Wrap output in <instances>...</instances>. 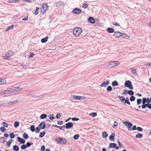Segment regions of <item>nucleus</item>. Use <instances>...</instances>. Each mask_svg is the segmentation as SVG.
<instances>
[{
	"label": "nucleus",
	"instance_id": "nucleus-1",
	"mask_svg": "<svg viewBox=\"0 0 151 151\" xmlns=\"http://www.w3.org/2000/svg\"><path fill=\"white\" fill-rule=\"evenodd\" d=\"M82 31L81 28L76 27L74 28L73 31V35L76 37H78Z\"/></svg>",
	"mask_w": 151,
	"mask_h": 151
},
{
	"label": "nucleus",
	"instance_id": "nucleus-2",
	"mask_svg": "<svg viewBox=\"0 0 151 151\" xmlns=\"http://www.w3.org/2000/svg\"><path fill=\"white\" fill-rule=\"evenodd\" d=\"M14 54V51L9 50L6 52L2 57L4 59L10 60L11 57Z\"/></svg>",
	"mask_w": 151,
	"mask_h": 151
},
{
	"label": "nucleus",
	"instance_id": "nucleus-3",
	"mask_svg": "<svg viewBox=\"0 0 151 151\" xmlns=\"http://www.w3.org/2000/svg\"><path fill=\"white\" fill-rule=\"evenodd\" d=\"M48 6L47 3H44L42 5L40 9L41 12L43 14H44L48 9Z\"/></svg>",
	"mask_w": 151,
	"mask_h": 151
},
{
	"label": "nucleus",
	"instance_id": "nucleus-4",
	"mask_svg": "<svg viewBox=\"0 0 151 151\" xmlns=\"http://www.w3.org/2000/svg\"><path fill=\"white\" fill-rule=\"evenodd\" d=\"M19 90L18 88H15L14 89L10 88L7 89L5 91H4L2 93L3 94H7L10 93H13L14 92L17 91Z\"/></svg>",
	"mask_w": 151,
	"mask_h": 151
},
{
	"label": "nucleus",
	"instance_id": "nucleus-5",
	"mask_svg": "<svg viewBox=\"0 0 151 151\" xmlns=\"http://www.w3.org/2000/svg\"><path fill=\"white\" fill-rule=\"evenodd\" d=\"M120 63L118 61H111L109 62L108 65V67L112 68L118 65Z\"/></svg>",
	"mask_w": 151,
	"mask_h": 151
},
{
	"label": "nucleus",
	"instance_id": "nucleus-6",
	"mask_svg": "<svg viewBox=\"0 0 151 151\" xmlns=\"http://www.w3.org/2000/svg\"><path fill=\"white\" fill-rule=\"evenodd\" d=\"M57 143L60 144H64L67 143V140L65 139L61 138H58L56 139Z\"/></svg>",
	"mask_w": 151,
	"mask_h": 151
},
{
	"label": "nucleus",
	"instance_id": "nucleus-7",
	"mask_svg": "<svg viewBox=\"0 0 151 151\" xmlns=\"http://www.w3.org/2000/svg\"><path fill=\"white\" fill-rule=\"evenodd\" d=\"M124 85L125 86L128 87L130 89H133V88L132 86L131 85V82L130 81H126Z\"/></svg>",
	"mask_w": 151,
	"mask_h": 151
},
{
	"label": "nucleus",
	"instance_id": "nucleus-8",
	"mask_svg": "<svg viewBox=\"0 0 151 151\" xmlns=\"http://www.w3.org/2000/svg\"><path fill=\"white\" fill-rule=\"evenodd\" d=\"M109 147L110 148H114L116 149H119V147L116 144L114 143H110L109 144Z\"/></svg>",
	"mask_w": 151,
	"mask_h": 151
},
{
	"label": "nucleus",
	"instance_id": "nucleus-9",
	"mask_svg": "<svg viewBox=\"0 0 151 151\" xmlns=\"http://www.w3.org/2000/svg\"><path fill=\"white\" fill-rule=\"evenodd\" d=\"M124 123L125 125L127 126L129 131V129H132V123L127 122H124Z\"/></svg>",
	"mask_w": 151,
	"mask_h": 151
},
{
	"label": "nucleus",
	"instance_id": "nucleus-10",
	"mask_svg": "<svg viewBox=\"0 0 151 151\" xmlns=\"http://www.w3.org/2000/svg\"><path fill=\"white\" fill-rule=\"evenodd\" d=\"M81 10L80 9L76 8L73 11V13L74 14H79L81 12Z\"/></svg>",
	"mask_w": 151,
	"mask_h": 151
},
{
	"label": "nucleus",
	"instance_id": "nucleus-11",
	"mask_svg": "<svg viewBox=\"0 0 151 151\" xmlns=\"http://www.w3.org/2000/svg\"><path fill=\"white\" fill-rule=\"evenodd\" d=\"M73 98L75 100H81V99H83L85 98L84 96H73Z\"/></svg>",
	"mask_w": 151,
	"mask_h": 151
},
{
	"label": "nucleus",
	"instance_id": "nucleus-12",
	"mask_svg": "<svg viewBox=\"0 0 151 151\" xmlns=\"http://www.w3.org/2000/svg\"><path fill=\"white\" fill-rule=\"evenodd\" d=\"M122 35V33L119 32H114V36L116 37L119 38Z\"/></svg>",
	"mask_w": 151,
	"mask_h": 151
},
{
	"label": "nucleus",
	"instance_id": "nucleus-13",
	"mask_svg": "<svg viewBox=\"0 0 151 151\" xmlns=\"http://www.w3.org/2000/svg\"><path fill=\"white\" fill-rule=\"evenodd\" d=\"M66 128L67 129L70 128H72L73 126V124L72 123L69 122L66 123L65 124Z\"/></svg>",
	"mask_w": 151,
	"mask_h": 151
},
{
	"label": "nucleus",
	"instance_id": "nucleus-14",
	"mask_svg": "<svg viewBox=\"0 0 151 151\" xmlns=\"http://www.w3.org/2000/svg\"><path fill=\"white\" fill-rule=\"evenodd\" d=\"M146 107H147L148 108L151 109V104H147L145 105H142V107L143 109L145 108Z\"/></svg>",
	"mask_w": 151,
	"mask_h": 151
},
{
	"label": "nucleus",
	"instance_id": "nucleus-15",
	"mask_svg": "<svg viewBox=\"0 0 151 151\" xmlns=\"http://www.w3.org/2000/svg\"><path fill=\"white\" fill-rule=\"evenodd\" d=\"M109 81L108 80L106 83H105V81L103 82L100 85V86L101 87H106V85H107L109 84Z\"/></svg>",
	"mask_w": 151,
	"mask_h": 151
},
{
	"label": "nucleus",
	"instance_id": "nucleus-16",
	"mask_svg": "<svg viewBox=\"0 0 151 151\" xmlns=\"http://www.w3.org/2000/svg\"><path fill=\"white\" fill-rule=\"evenodd\" d=\"M115 137V134L114 133H112L109 137V139L110 140L113 141H114V137Z\"/></svg>",
	"mask_w": 151,
	"mask_h": 151
},
{
	"label": "nucleus",
	"instance_id": "nucleus-17",
	"mask_svg": "<svg viewBox=\"0 0 151 151\" xmlns=\"http://www.w3.org/2000/svg\"><path fill=\"white\" fill-rule=\"evenodd\" d=\"M40 129H43L45 128V124L44 122H42L39 125Z\"/></svg>",
	"mask_w": 151,
	"mask_h": 151
},
{
	"label": "nucleus",
	"instance_id": "nucleus-18",
	"mask_svg": "<svg viewBox=\"0 0 151 151\" xmlns=\"http://www.w3.org/2000/svg\"><path fill=\"white\" fill-rule=\"evenodd\" d=\"M17 138L18 141L20 142V143L22 144H24L25 143V141L23 139L20 138L19 137H18Z\"/></svg>",
	"mask_w": 151,
	"mask_h": 151
},
{
	"label": "nucleus",
	"instance_id": "nucleus-19",
	"mask_svg": "<svg viewBox=\"0 0 151 151\" xmlns=\"http://www.w3.org/2000/svg\"><path fill=\"white\" fill-rule=\"evenodd\" d=\"M107 31L110 33H112L114 32V29L109 27L107 29Z\"/></svg>",
	"mask_w": 151,
	"mask_h": 151
},
{
	"label": "nucleus",
	"instance_id": "nucleus-20",
	"mask_svg": "<svg viewBox=\"0 0 151 151\" xmlns=\"http://www.w3.org/2000/svg\"><path fill=\"white\" fill-rule=\"evenodd\" d=\"M6 83V81L5 79H0V84H5Z\"/></svg>",
	"mask_w": 151,
	"mask_h": 151
},
{
	"label": "nucleus",
	"instance_id": "nucleus-21",
	"mask_svg": "<svg viewBox=\"0 0 151 151\" xmlns=\"http://www.w3.org/2000/svg\"><path fill=\"white\" fill-rule=\"evenodd\" d=\"M122 35L123 36V38H125L127 39H129L130 37L126 34L122 33Z\"/></svg>",
	"mask_w": 151,
	"mask_h": 151
},
{
	"label": "nucleus",
	"instance_id": "nucleus-22",
	"mask_svg": "<svg viewBox=\"0 0 151 151\" xmlns=\"http://www.w3.org/2000/svg\"><path fill=\"white\" fill-rule=\"evenodd\" d=\"M48 38V37L47 36L45 37L42 39L41 40V42L42 43H45L46 42Z\"/></svg>",
	"mask_w": 151,
	"mask_h": 151
},
{
	"label": "nucleus",
	"instance_id": "nucleus-23",
	"mask_svg": "<svg viewBox=\"0 0 151 151\" xmlns=\"http://www.w3.org/2000/svg\"><path fill=\"white\" fill-rule=\"evenodd\" d=\"M89 22L91 23H94L95 22V20L92 17H90L89 19Z\"/></svg>",
	"mask_w": 151,
	"mask_h": 151
},
{
	"label": "nucleus",
	"instance_id": "nucleus-24",
	"mask_svg": "<svg viewBox=\"0 0 151 151\" xmlns=\"http://www.w3.org/2000/svg\"><path fill=\"white\" fill-rule=\"evenodd\" d=\"M108 135V134L106 132H102V137L103 138H106L107 137Z\"/></svg>",
	"mask_w": 151,
	"mask_h": 151
},
{
	"label": "nucleus",
	"instance_id": "nucleus-25",
	"mask_svg": "<svg viewBox=\"0 0 151 151\" xmlns=\"http://www.w3.org/2000/svg\"><path fill=\"white\" fill-rule=\"evenodd\" d=\"M118 97L120 99V100L122 102L125 101V99L122 96H119Z\"/></svg>",
	"mask_w": 151,
	"mask_h": 151
},
{
	"label": "nucleus",
	"instance_id": "nucleus-26",
	"mask_svg": "<svg viewBox=\"0 0 151 151\" xmlns=\"http://www.w3.org/2000/svg\"><path fill=\"white\" fill-rule=\"evenodd\" d=\"M19 2V0H9L8 2L9 3H16Z\"/></svg>",
	"mask_w": 151,
	"mask_h": 151
},
{
	"label": "nucleus",
	"instance_id": "nucleus-27",
	"mask_svg": "<svg viewBox=\"0 0 151 151\" xmlns=\"http://www.w3.org/2000/svg\"><path fill=\"white\" fill-rule=\"evenodd\" d=\"M147 102V101L146 99L145 98H143L142 99V105H146V103Z\"/></svg>",
	"mask_w": 151,
	"mask_h": 151
},
{
	"label": "nucleus",
	"instance_id": "nucleus-28",
	"mask_svg": "<svg viewBox=\"0 0 151 151\" xmlns=\"http://www.w3.org/2000/svg\"><path fill=\"white\" fill-rule=\"evenodd\" d=\"M19 122H16L14 123V126L15 127H17L19 125Z\"/></svg>",
	"mask_w": 151,
	"mask_h": 151
},
{
	"label": "nucleus",
	"instance_id": "nucleus-29",
	"mask_svg": "<svg viewBox=\"0 0 151 151\" xmlns=\"http://www.w3.org/2000/svg\"><path fill=\"white\" fill-rule=\"evenodd\" d=\"M112 85L113 86H118V83L116 81H114L112 83Z\"/></svg>",
	"mask_w": 151,
	"mask_h": 151
},
{
	"label": "nucleus",
	"instance_id": "nucleus-30",
	"mask_svg": "<svg viewBox=\"0 0 151 151\" xmlns=\"http://www.w3.org/2000/svg\"><path fill=\"white\" fill-rule=\"evenodd\" d=\"M14 25H12L8 27L6 30V31L7 32L9 31V29H11L13 28Z\"/></svg>",
	"mask_w": 151,
	"mask_h": 151
},
{
	"label": "nucleus",
	"instance_id": "nucleus-31",
	"mask_svg": "<svg viewBox=\"0 0 151 151\" xmlns=\"http://www.w3.org/2000/svg\"><path fill=\"white\" fill-rule=\"evenodd\" d=\"M142 137V135L141 134H138L136 135V137L137 138H141Z\"/></svg>",
	"mask_w": 151,
	"mask_h": 151
},
{
	"label": "nucleus",
	"instance_id": "nucleus-32",
	"mask_svg": "<svg viewBox=\"0 0 151 151\" xmlns=\"http://www.w3.org/2000/svg\"><path fill=\"white\" fill-rule=\"evenodd\" d=\"M131 70L132 73L133 74H135L136 73H137L136 70L134 68H132L131 69Z\"/></svg>",
	"mask_w": 151,
	"mask_h": 151
},
{
	"label": "nucleus",
	"instance_id": "nucleus-33",
	"mask_svg": "<svg viewBox=\"0 0 151 151\" xmlns=\"http://www.w3.org/2000/svg\"><path fill=\"white\" fill-rule=\"evenodd\" d=\"M125 103L128 104L129 105H130V103L129 101V99L128 97H126L125 99Z\"/></svg>",
	"mask_w": 151,
	"mask_h": 151
},
{
	"label": "nucleus",
	"instance_id": "nucleus-34",
	"mask_svg": "<svg viewBox=\"0 0 151 151\" xmlns=\"http://www.w3.org/2000/svg\"><path fill=\"white\" fill-rule=\"evenodd\" d=\"M47 116V115L46 114H43L41 115L40 117L41 119H43L45 118Z\"/></svg>",
	"mask_w": 151,
	"mask_h": 151
},
{
	"label": "nucleus",
	"instance_id": "nucleus-35",
	"mask_svg": "<svg viewBox=\"0 0 151 151\" xmlns=\"http://www.w3.org/2000/svg\"><path fill=\"white\" fill-rule=\"evenodd\" d=\"M12 142V140L11 139H9L8 142H7V146L9 147L10 146V144H11Z\"/></svg>",
	"mask_w": 151,
	"mask_h": 151
},
{
	"label": "nucleus",
	"instance_id": "nucleus-36",
	"mask_svg": "<svg viewBox=\"0 0 151 151\" xmlns=\"http://www.w3.org/2000/svg\"><path fill=\"white\" fill-rule=\"evenodd\" d=\"M39 9L40 8L39 7H36V9L35 12V15H37L38 14Z\"/></svg>",
	"mask_w": 151,
	"mask_h": 151
},
{
	"label": "nucleus",
	"instance_id": "nucleus-37",
	"mask_svg": "<svg viewBox=\"0 0 151 151\" xmlns=\"http://www.w3.org/2000/svg\"><path fill=\"white\" fill-rule=\"evenodd\" d=\"M23 137L25 139H27L28 138V135L26 133H24L23 134Z\"/></svg>",
	"mask_w": 151,
	"mask_h": 151
},
{
	"label": "nucleus",
	"instance_id": "nucleus-38",
	"mask_svg": "<svg viewBox=\"0 0 151 151\" xmlns=\"http://www.w3.org/2000/svg\"><path fill=\"white\" fill-rule=\"evenodd\" d=\"M127 93L130 96H132L134 95V92L132 91H128Z\"/></svg>",
	"mask_w": 151,
	"mask_h": 151
},
{
	"label": "nucleus",
	"instance_id": "nucleus-39",
	"mask_svg": "<svg viewBox=\"0 0 151 151\" xmlns=\"http://www.w3.org/2000/svg\"><path fill=\"white\" fill-rule=\"evenodd\" d=\"M45 134V132H41L40 133V135H39V137H42L44 136Z\"/></svg>",
	"mask_w": 151,
	"mask_h": 151
},
{
	"label": "nucleus",
	"instance_id": "nucleus-40",
	"mask_svg": "<svg viewBox=\"0 0 151 151\" xmlns=\"http://www.w3.org/2000/svg\"><path fill=\"white\" fill-rule=\"evenodd\" d=\"M13 149L16 151H18L19 150V147L17 145H15L14 146Z\"/></svg>",
	"mask_w": 151,
	"mask_h": 151
},
{
	"label": "nucleus",
	"instance_id": "nucleus-41",
	"mask_svg": "<svg viewBox=\"0 0 151 151\" xmlns=\"http://www.w3.org/2000/svg\"><path fill=\"white\" fill-rule=\"evenodd\" d=\"M89 114L93 117H94L97 116V114L96 113H91Z\"/></svg>",
	"mask_w": 151,
	"mask_h": 151
},
{
	"label": "nucleus",
	"instance_id": "nucleus-42",
	"mask_svg": "<svg viewBox=\"0 0 151 151\" xmlns=\"http://www.w3.org/2000/svg\"><path fill=\"white\" fill-rule=\"evenodd\" d=\"M30 129L32 131L34 132L35 131V127L34 126H31L30 127Z\"/></svg>",
	"mask_w": 151,
	"mask_h": 151
},
{
	"label": "nucleus",
	"instance_id": "nucleus-43",
	"mask_svg": "<svg viewBox=\"0 0 151 151\" xmlns=\"http://www.w3.org/2000/svg\"><path fill=\"white\" fill-rule=\"evenodd\" d=\"M79 137V135L78 134L75 135L73 137V138L75 139H77Z\"/></svg>",
	"mask_w": 151,
	"mask_h": 151
},
{
	"label": "nucleus",
	"instance_id": "nucleus-44",
	"mask_svg": "<svg viewBox=\"0 0 151 151\" xmlns=\"http://www.w3.org/2000/svg\"><path fill=\"white\" fill-rule=\"evenodd\" d=\"M34 55H35L34 53H30L28 56V58H33V57Z\"/></svg>",
	"mask_w": 151,
	"mask_h": 151
},
{
	"label": "nucleus",
	"instance_id": "nucleus-45",
	"mask_svg": "<svg viewBox=\"0 0 151 151\" xmlns=\"http://www.w3.org/2000/svg\"><path fill=\"white\" fill-rule=\"evenodd\" d=\"M112 24H113L114 25L116 26H120V24H118V23H117L116 22H112Z\"/></svg>",
	"mask_w": 151,
	"mask_h": 151
},
{
	"label": "nucleus",
	"instance_id": "nucleus-46",
	"mask_svg": "<svg viewBox=\"0 0 151 151\" xmlns=\"http://www.w3.org/2000/svg\"><path fill=\"white\" fill-rule=\"evenodd\" d=\"M0 130H1V131L2 132H5L6 130V129L4 127H1L0 128Z\"/></svg>",
	"mask_w": 151,
	"mask_h": 151
},
{
	"label": "nucleus",
	"instance_id": "nucleus-47",
	"mask_svg": "<svg viewBox=\"0 0 151 151\" xmlns=\"http://www.w3.org/2000/svg\"><path fill=\"white\" fill-rule=\"evenodd\" d=\"M118 125V123L117 122L115 121L114 122V124L112 126V127L113 128H114L115 127H117Z\"/></svg>",
	"mask_w": 151,
	"mask_h": 151
},
{
	"label": "nucleus",
	"instance_id": "nucleus-48",
	"mask_svg": "<svg viewBox=\"0 0 151 151\" xmlns=\"http://www.w3.org/2000/svg\"><path fill=\"white\" fill-rule=\"evenodd\" d=\"M136 127L135 125H134L133 126V127L132 128V129H129V131H131V130H136Z\"/></svg>",
	"mask_w": 151,
	"mask_h": 151
},
{
	"label": "nucleus",
	"instance_id": "nucleus-49",
	"mask_svg": "<svg viewBox=\"0 0 151 151\" xmlns=\"http://www.w3.org/2000/svg\"><path fill=\"white\" fill-rule=\"evenodd\" d=\"M88 6V5L86 3H83V7L84 9H86Z\"/></svg>",
	"mask_w": 151,
	"mask_h": 151
},
{
	"label": "nucleus",
	"instance_id": "nucleus-50",
	"mask_svg": "<svg viewBox=\"0 0 151 151\" xmlns=\"http://www.w3.org/2000/svg\"><path fill=\"white\" fill-rule=\"evenodd\" d=\"M107 90L108 91H111L112 90V88L111 87L109 86L107 88Z\"/></svg>",
	"mask_w": 151,
	"mask_h": 151
},
{
	"label": "nucleus",
	"instance_id": "nucleus-51",
	"mask_svg": "<svg viewBox=\"0 0 151 151\" xmlns=\"http://www.w3.org/2000/svg\"><path fill=\"white\" fill-rule=\"evenodd\" d=\"M141 99H138L137 100V104L138 105H139L141 104Z\"/></svg>",
	"mask_w": 151,
	"mask_h": 151
},
{
	"label": "nucleus",
	"instance_id": "nucleus-52",
	"mask_svg": "<svg viewBox=\"0 0 151 151\" xmlns=\"http://www.w3.org/2000/svg\"><path fill=\"white\" fill-rule=\"evenodd\" d=\"M135 99V97L134 96H132L131 97L130 99V100L132 101H134Z\"/></svg>",
	"mask_w": 151,
	"mask_h": 151
},
{
	"label": "nucleus",
	"instance_id": "nucleus-53",
	"mask_svg": "<svg viewBox=\"0 0 151 151\" xmlns=\"http://www.w3.org/2000/svg\"><path fill=\"white\" fill-rule=\"evenodd\" d=\"M33 144L32 143H29V142H27V144L26 145V147H29L31 145Z\"/></svg>",
	"mask_w": 151,
	"mask_h": 151
},
{
	"label": "nucleus",
	"instance_id": "nucleus-54",
	"mask_svg": "<svg viewBox=\"0 0 151 151\" xmlns=\"http://www.w3.org/2000/svg\"><path fill=\"white\" fill-rule=\"evenodd\" d=\"M10 138H14L15 137L14 134L12 133H10Z\"/></svg>",
	"mask_w": 151,
	"mask_h": 151
},
{
	"label": "nucleus",
	"instance_id": "nucleus-55",
	"mask_svg": "<svg viewBox=\"0 0 151 151\" xmlns=\"http://www.w3.org/2000/svg\"><path fill=\"white\" fill-rule=\"evenodd\" d=\"M27 148V147H26V145H22L21 146V148L22 149H23H23H26Z\"/></svg>",
	"mask_w": 151,
	"mask_h": 151
},
{
	"label": "nucleus",
	"instance_id": "nucleus-56",
	"mask_svg": "<svg viewBox=\"0 0 151 151\" xmlns=\"http://www.w3.org/2000/svg\"><path fill=\"white\" fill-rule=\"evenodd\" d=\"M3 124L4 126L7 127H8V124L5 122H4L3 123Z\"/></svg>",
	"mask_w": 151,
	"mask_h": 151
},
{
	"label": "nucleus",
	"instance_id": "nucleus-57",
	"mask_svg": "<svg viewBox=\"0 0 151 151\" xmlns=\"http://www.w3.org/2000/svg\"><path fill=\"white\" fill-rule=\"evenodd\" d=\"M136 129L137 130L139 131H142L143 129L142 128L140 127H137V128Z\"/></svg>",
	"mask_w": 151,
	"mask_h": 151
},
{
	"label": "nucleus",
	"instance_id": "nucleus-58",
	"mask_svg": "<svg viewBox=\"0 0 151 151\" xmlns=\"http://www.w3.org/2000/svg\"><path fill=\"white\" fill-rule=\"evenodd\" d=\"M60 116L61 115L60 114H58L56 115V117L57 119H59L60 117Z\"/></svg>",
	"mask_w": 151,
	"mask_h": 151
},
{
	"label": "nucleus",
	"instance_id": "nucleus-59",
	"mask_svg": "<svg viewBox=\"0 0 151 151\" xmlns=\"http://www.w3.org/2000/svg\"><path fill=\"white\" fill-rule=\"evenodd\" d=\"M40 129L39 127H37L36 128V133H38L39 132Z\"/></svg>",
	"mask_w": 151,
	"mask_h": 151
},
{
	"label": "nucleus",
	"instance_id": "nucleus-60",
	"mask_svg": "<svg viewBox=\"0 0 151 151\" xmlns=\"http://www.w3.org/2000/svg\"><path fill=\"white\" fill-rule=\"evenodd\" d=\"M72 120L73 121H76L78 120L79 119L78 118L73 117L72 118Z\"/></svg>",
	"mask_w": 151,
	"mask_h": 151
},
{
	"label": "nucleus",
	"instance_id": "nucleus-61",
	"mask_svg": "<svg viewBox=\"0 0 151 151\" xmlns=\"http://www.w3.org/2000/svg\"><path fill=\"white\" fill-rule=\"evenodd\" d=\"M45 147L44 146H42L41 148V151H44L45 150Z\"/></svg>",
	"mask_w": 151,
	"mask_h": 151
},
{
	"label": "nucleus",
	"instance_id": "nucleus-62",
	"mask_svg": "<svg viewBox=\"0 0 151 151\" xmlns=\"http://www.w3.org/2000/svg\"><path fill=\"white\" fill-rule=\"evenodd\" d=\"M50 119L51 120H52L53 119L55 118V117L54 116V115L52 114V116H50Z\"/></svg>",
	"mask_w": 151,
	"mask_h": 151
},
{
	"label": "nucleus",
	"instance_id": "nucleus-63",
	"mask_svg": "<svg viewBox=\"0 0 151 151\" xmlns=\"http://www.w3.org/2000/svg\"><path fill=\"white\" fill-rule=\"evenodd\" d=\"M127 92H128L127 91V90H124V92L123 93V94H127Z\"/></svg>",
	"mask_w": 151,
	"mask_h": 151
},
{
	"label": "nucleus",
	"instance_id": "nucleus-64",
	"mask_svg": "<svg viewBox=\"0 0 151 151\" xmlns=\"http://www.w3.org/2000/svg\"><path fill=\"white\" fill-rule=\"evenodd\" d=\"M63 124V122L62 121H58V124L62 125Z\"/></svg>",
	"mask_w": 151,
	"mask_h": 151
}]
</instances>
